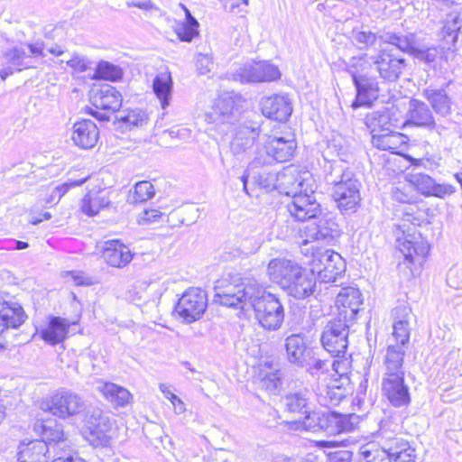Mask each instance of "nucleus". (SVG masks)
I'll list each match as a JSON object with an SVG mask.
<instances>
[{"instance_id":"c9c22d12","label":"nucleus","mask_w":462,"mask_h":462,"mask_svg":"<svg viewBox=\"0 0 462 462\" xmlns=\"http://www.w3.org/2000/svg\"><path fill=\"white\" fill-rule=\"evenodd\" d=\"M366 125L371 130V134L382 133L397 128L399 120L394 114L384 108L383 110L374 111L367 115L365 118Z\"/></svg>"},{"instance_id":"bb28decb","label":"nucleus","mask_w":462,"mask_h":462,"mask_svg":"<svg viewBox=\"0 0 462 462\" xmlns=\"http://www.w3.org/2000/svg\"><path fill=\"white\" fill-rule=\"evenodd\" d=\"M300 267L296 262L286 258H273L267 265V275L282 290Z\"/></svg>"},{"instance_id":"2eb2a0df","label":"nucleus","mask_w":462,"mask_h":462,"mask_svg":"<svg viewBox=\"0 0 462 462\" xmlns=\"http://www.w3.org/2000/svg\"><path fill=\"white\" fill-rule=\"evenodd\" d=\"M287 210L291 217L298 221H308L316 218L320 215V204L317 201L312 189L308 192L306 188L303 192L291 198V201L287 204Z\"/></svg>"},{"instance_id":"ea45409f","label":"nucleus","mask_w":462,"mask_h":462,"mask_svg":"<svg viewBox=\"0 0 462 462\" xmlns=\"http://www.w3.org/2000/svg\"><path fill=\"white\" fill-rule=\"evenodd\" d=\"M234 109V101L229 97H220L205 114L208 124L221 125L229 122Z\"/></svg>"},{"instance_id":"a19ab883","label":"nucleus","mask_w":462,"mask_h":462,"mask_svg":"<svg viewBox=\"0 0 462 462\" xmlns=\"http://www.w3.org/2000/svg\"><path fill=\"white\" fill-rule=\"evenodd\" d=\"M424 97L430 102L436 114L447 116L451 113V98L445 88H427L423 90Z\"/></svg>"},{"instance_id":"5fc2aeb1","label":"nucleus","mask_w":462,"mask_h":462,"mask_svg":"<svg viewBox=\"0 0 462 462\" xmlns=\"http://www.w3.org/2000/svg\"><path fill=\"white\" fill-rule=\"evenodd\" d=\"M462 26V20L457 15H449L442 28V34L445 40L450 38L454 44L457 40V33Z\"/></svg>"},{"instance_id":"5701e85b","label":"nucleus","mask_w":462,"mask_h":462,"mask_svg":"<svg viewBox=\"0 0 462 462\" xmlns=\"http://www.w3.org/2000/svg\"><path fill=\"white\" fill-rule=\"evenodd\" d=\"M398 243L400 252L410 263H420L430 251L428 241L420 233L407 234L403 240L398 239Z\"/></svg>"},{"instance_id":"69168bd1","label":"nucleus","mask_w":462,"mask_h":462,"mask_svg":"<svg viewBox=\"0 0 462 462\" xmlns=\"http://www.w3.org/2000/svg\"><path fill=\"white\" fill-rule=\"evenodd\" d=\"M51 462H87L77 454H72L70 449L65 448L54 453Z\"/></svg>"},{"instance_id":"cd10ccee","label":"nucleus","mask_w":462,"mask_h":462,"mask_svg":"<svg viewBox=\"0 0 462 462\" xmlns=\"http://www.w3.org/2000/svg\"><path fill=\"white\" fill-rule=\"evenodd\" d=\"M269 143V151L276 162H285L293 156L297 144L294 134L287 131L283 135H272L267 137Z\"/></svg>"},{"instance_id":"dca6fc26","label":"nucleus","mask_w":462,"mask_h":462,"mask_svg":"<svg viewBox=\"0 0 462 462\" xmlns=\"http://www.w3.org/2000/svg\"><path fill=\"white\" fill-rule=\"evenodd\" d=\"M302 233L301 237H304V244L312 241L330 243L339 236L340 229L334 217L329 214H324L318 218L316 223L307 225L303 228Z\"/></svg>"},{"instance_id":"6e6552de","label":"nucleus","mask_w":462,"mask_h":462,"mask_svg":"<svg viewBox=\"0 0 462 462\" xmlns=\"http://www.w3.org/2000/svg\"><path fill=\"white\" fill-rule=\"evenodd\" d=\"M90 102L94 107H88L87 112L97 120L106 122L110 118L109 114L119 110L123 97L115 87L106 84L91 90Z\"/></svg>"},{"instance_id":"20e7f679","label":"nucleus","mask_w":462,"mask_h":462,"mask_svg":"<svg viewBox=\"0 0 462 462\" xmlns=\"http://www.w3.org/2000/svg\"><path fill=\"white\" fill-rule=\"evenodd\" d=\"M249 306L254 310V319L264 330L276 331L282 327L285 317L282 301L260 284Z\"/></svg>"},{"instance_id":"3c124183","label":"nucleus","mask_w":462,"mask_h":462,"mask_svg":"<svg viewBox=\"0 0 462 462\" xmlns=\"http://www.w3.org/2000/svg\"><path fill=\"white\" fill-rule=\"evenodd\" d=\"M440 51L435 46H428L424 44L421 41L417 44L416 49L414 50L412 56L424 63L432 64L439 57Z\"/></svg>"},{"instance_id":"f704fd0d","label":"nucleus","mask_w":462,"mask_h":462,"mask_svg":"<svg viewBox=\"0 0 462 462\" xmlns=\"http://www.w3.org/2000/svg\"><path fill=\"white\" fill-rule=\"evenodd\" d=\"M260 137V127L247 125H239L230 143V150L235 155H240L249 149Z\"/></svg>"},{"instance_id":"7c9ffc66","label":"nucleus","mask_w":462,"mask_h":462,"mask_svg":"<svg viewBox=\"0 0 462 462\" xmlns=\"http://www.w3.org/2000/svg\"><path fill=\"white\" fill-rule=\"evenodd\" d=\"M72 323L60 317H51L45 328L38 331L41 338L51 346L62 343L68 335L69 326Z\"/></svg>"},{"instance_id":"0e129e2a","label":"nucleus","mask_w":462,"mask_h":462,"mask_svg":"<svg viewBox=\"0 0 462 462\" xmlns=\"http://www.w3.org/2000/svg\"><path fill=\"white\" fill-rule=\"evenodd\" d=\"M88 176L84 177L80 180H69V181H66L63 184L56 187L52 192V196L58 197L59 199H60L62 196H64L69 191V189L70 188L81 186L83 183H85L88 180Z\"/></svg>"},{"instance_id":"6ab92c4d","label":"nucleus","mask_w":462,"mask_h":462,"mask_svg":"<svg viewBox=\"0 0 462 462\" xmlns=\"http://www.w3.org/2000/svg\"><path fill=\"white\" fill-rule=\"evenodd\" d=\"M263 115L270 119L285 122L292 112L291 102L286 94H274L261 99Z\"/></svg>"},{"instance_id":"ddd939ff","label":"nucleus","mask_w":462,"mask_h":462,"mask_svg":"<svg viewBox=\"0 0 462 462\" xmlns=\"http://www.w3.org/2000/svg\"><path fill=\"white\" fill-rule=\"evenodd\" d=\"M208 306L207 294L199 288H189L184 291L174 308V312L186 323L199 320Z\"/></svg>"},{"instance_id":"4468645a","label":"nucleus","mask_w":462,"mask_h":462,"mask_svg":"<svg viewBox=\"0 0 462 462\" xmlns=\"http://www.w3.org/2000/svg\"><path fill=\"white\" fill-rule=\"evenodd\" d=\"M236 76L242 83H260L279 80L282 73L277 66L263 60L245 64Z\"/></svg>"},{"instance_id":"0eeeda50","label":"nucleus","mask_w":462,"mask_h":462,"mask_svg":"<svg viewBox=\"0 0 462 462\" xmlns=\"http://www.w3.org/2000/svg\"><path fill=\"white\" fill-rule=\"evenodd\" d=\"M367 61L369 60L365 57H353L349 65V72L356 88V97L352 104L355 108L370 106L373 99L377 97L379 91L377 81L364 74L368 69Z\"/></svg>"},{"instance_id":"a878e982","label":"nucleus","mask_w":462,"mask_h":462,"mask_svg":"<svg viewBox=\"0 0 462 462\" xmlns=\"http://www.w3.org/2000/svg\"><path fill=\"white\" fill-rule=\"evenodd\" d=\"M35 428L41 430L42 439L39 440L44 441L54 453L69 448L62 425L55 420H43L35 425Z\"/></svg>"},{"instance_id":"aec40b11","label":"nucleus","mask_w":462,"mask_h":462,"mask_svg":"<svg viewBox=\"0 0 462 462\" xmlns=\"http://www.w3.org/2000/svg\"><path fill=\"white\" fill-rule=\"evenodd\" d=\"M317 277L313 272L307 271L301 266L293 274V277L283 291L295 299L301 300L310 297L315 291Z\"/></svg>"},{"instance_id":"9b49d317","label":"nucleus","mask_w":462,"mask_h":462,"mask_svg":"<svg viewBox=\"0 0 462 462\" xmlns=\"http://www.w3.org/2000/svg\"><path fill=\"white\" fill-rule=\"evenodd\" d=\"M350 325L351 322L335 317L324 327L320 341L324 349L331 356L346 352Z\"/></svg>"},{"instance_id":"c85d7f7f","label":"nucleus","mask_w":462,"mask_h":462,"mask_svg":"<svg viewBox=\"0 0 462 462\" xmlns=\"http://www.w3.org/2000/svg\"><path fill=\"white\" fill-rule=\"evenodd\" d=\"M103 257L110 266L124 268L132 261L133 254L120 240L112 239L105 242Z\"/></svg>"},{"instance_id":"2f4dec72","label":"nucleus","mask_w":462,"mask_h":462,"mask_svg":"<svg viewBox=\"0 0 462 462\" xmlns=\"http://www.w3.org/2000/svg\"><path fill=\"white\" fill-rule=\"evenodd\" d=\"M26 319L27 316L19 303L5 300L0 302V334L9 328H19Z\"/></svg>"},{"instance_id":"6e6d98bb","label":"nucleus","mask_w":462,"mask_h":462,"mask_svg":"<svg viewBox=\"0 0 462 462\" xmlns=\"http://www.w3.org/2000/svg\"><path fill=\"white\" fill-rule=\"evenodd\" d=\"M335 357L331 364L333 370L341 380H348L347 374L351 368L350 356H346V352L341 353L339 356H333Z\"/></svg>"},{"instance_id":"f8f14e48","label":"nucleus","mask_w":462,"mask_h":462,"mask_svg":"<svg viewBox=\"0 0 462 462\" xmlns=\"http://www.w3.org/2000/svg\"><path fill=\"white\" fill-rule=\"evenodd\" d=\"M360 57H365L366 66L373 68L378 72L381 79L388 82L396 81L402 73L406 61L403 58L394 54L392 50L383 49L377 54L370 56L363 54Z\"/></svg>"},{"instance_id":"393cba45","label":"nucleus","mask_w":462,"mask_h":462,"mask_svg":"<svg viewBox=\"0 0 462 462\" xmlns=\"http://www.w3.org/2000/svg\"><path fill=\"white\" fill-rule=\"evenodd\" d=\"M287 360L297 366L304 367L310 357L311 349L308 346L306 337L302 334H291L285 338Z\"/></svg>"},{"instance_id":"49530a36","label":"nucleus","mask_w":462,"mask_h":462,"mask_svg":"<svg viewBox=\"0 0 462 462\" xmlns=\"http://www.w3.org/2000/svg\"><path fill=\"white\" fill-rule=\"evenodd\" d=\"M385 42L396 46L399 50L412 55L417 44L420 41L416 34H399L395 32H387L384 35Z\"/></svg>"},{"instance_id":"774afa93","label":"nucleus","mask_w":462,"mask_h":462,"mask_svg":"<svg viewBox=\"0 0 462 462\" xmlns=\"http://www.w3.org/2000/svg\"><path fill=\"white\" fill-rule=\"evenodd\" d=\"M127 7H136L141 10L149 12V11H155L158 8L156 5L152 3V0H132L126 2Z\"/></svg>"},{"instance_id":"a211bd4d","label":"nucleus","mask_w":462,"mask_h":462,"mask_svg":"<svg viewBox=\"0 0 462 462\" xmlns=\"http://www.w3.org/2000/svg\"><path fill=\"white\" fill-rule=\"evenodd\" d=\"M380 446L387 451L392 462H415V449L402 437L383 432Z\"/></svg>"},{"instance_id":"473e14b6","label":"nucleus","mask_w":462,"mask_h":462,"mask_svg":"<svg viewBox=\"0 0 462 462\" xmlns=\"http://www.w3.org/2000/svg\"><path fill=\"white\" fill-rule=\"evenodd\" d=\"M372 144L383 151H389L393 153H399L407 144L408 137L395 130L382 133H374L372 135Z\"/></svg>"},{"instance_id":"4be33fe9","label":"nucleus","mask_w":462,"mask_h":462,"mask_svg":"<svg viewBox=\"0 0 462 462\" xmlns=\"http://www.w3.org/2000/svg\"><path fill=\"white\" fill-rule=\"evenodd\" d=\"M393 319V337L395 343L389 345L402 346V352H406V345L410 339V320L411 319V309L405 304L394 308L392 311Z\"/></svg>"},{"instance_id":"7ed1b4c3","label":"nucleus","mask_w":462,"mask_h":462,"mask_svg":"<svg viewBox=\"0 0 462 462\" xmlns=\"http://www.w3.org/2000/svg\"><path fill=\"white\" fill-rule=\"evenodd\" d=\"M45 45L42 41L21 43L3 51L0 57V77L5 79L14 72L35 68L40 58H43Z\"/></svg>"},{"instance_id":"4c0bfd02","label":"nucleus","mask_w":462,"mask_h":462,"mask_svg":"<svg viewBox=\"0 0 462 462\" xmlns=\"http://www.w3.org/2000/svg\"><path fill=\"white\" fill-rule=\"evenodd\" d=\"M283 402L290 412L304 414L305 417L315 412L311 408L310 392L307 388L289 393Z\"/></svg>"},{"instance_id":"58836bf2","label":"nucleus","mask_w":462,"mask_h":462,"mask_svg":"<svg viewBox=\"0 0 462 462\" xmlns=\"http://www.w3.org/2000/svg\"><path fill=\"white\" fill-rule=\"evenodd\" d=\"M306 179L295 174L294 171L285 170L278 172L277 176V188L279 192L293 198L294 195L304 191Z\"/></svg>"},{"instance_id":"9d476101","label":"nucleus","mask_w":462,"mask_h":462,"mask_svg":"<svg viewBox=\"0 0 462 462\" xmlns=\"http://www.w3.org/2000/svg\"><path fill=\"white\" fill-rule=\"evenodd\" d=\"M311 271L321 282H332L340 276L346 269L341 255L333 250H319L312 255Z\"/></svg>"},{"instance_id":"338daca9","label":"nucleus","mask_w":462,"mask_h":462,"mask_svg":"<svg viewBox=\"0 0 462 462\" xmlns=\"http://www.w3.org/2000/svg\"><path fill=\"white\" fill-rule=\"evenodd\" d=\"M308 365V372L312 374H318L319 372L321 374H324L328 370L329 364L327 361L321 360V359H312L311 362H309V359L307 360Z\"/></svg>"},{"instance_id":"a18cd8bd","label":"nucleus","mask_w":462,"mask_h":462,"mask_svg":"<svg viewBox=\"0 0 462 462\" xmlns=\"http://www.w3.org/2000/svg\"><path fill=\"white\" fill-rule=\"evenodd\" d=\"M99 390L115 407H125L132 400V394L127 389L114 383H104Z\"/></svg>"},{"instance_id":"4d7b16f0","label":"nucleus","mask_w":462,"mask_h":462,"mask_svg":"<svg viewBox=\"0 0 462 462\" xmlns=\"http://www.w3.org/2000/svg\"><path fill=\"white\" fill-rule=\"evenodd\" d=\"M282 373L280 369L266 374L261 381V385L269 393H274L282 386Z\"/></svg>"},{"instance_id":"412c9836","label":"nucleus","mask_w":462,"mask_h":462,"mask_svg":"<svg viewBox=\"0 0 462 462\" xmlns=\"http://www.w3.org/2000/svg\"><path fill=\"white\" fill-rule=\"evenodd\" d=\"M362 304V294L358 289L354 287L343 288L336 299L337 309L336 317L352 323Z\"/></svg>"},{"instance_id":"8fccbe9b","label":"nucleus","mask_w":462,"mask_h":462,"mask_svg":"<svg viewBox=\"0 0 462 462\" xmlns=\"http://www.w3.org/2000/svg\"><path fill=\"white\" fill-rule=\"evenodd\" d=\"M155 194L154 187L149 181H140L134 185L133 193L128 197L132 204L143 203L152 199Z\"/></svg>"},{"instance_id":"052dcab7","label":"nucleus","mask_w":462,"mask_h":462,"mask_svg":"<svg viewBox=\"0 0 462 462\" xmlns=\"http://www.w3.org/2000/svg\"><path fill=\"white\" fill-rule=\"evenodd\" d=\"M198 27L199 26H193L187 23H181L176 25L175 32L180 41L189 42L198 35Z\"/></svg>"},{"instance_id":"603ef678","label":"nucleus","mask_w":462,"mask_h":462,"mask_svg":"<svg viewBox=\"0 0 462 462\" xmlns=\"http://www.w3.org/2000/svg\"><path fill=\"white\" fill-rule=\"evenodd\" d=\"M351 40L354 45L359 50H368L373 47L377 42V36L371 31L353 30L351 33Z\"/></svg>"},{"instance_id":"1a4fd4ad","label":"nucleus","mask_w":462,"mask_h":462,"mask_svg":"<svg viewBox=\"0 0 462 462\" xmlns=\"http://www.w3.org/2000/svg\"><path fill=\"white\" fill-rule=\"evenodd\" d=\"M86 409L84 400L67 388L57 390L44 403L43 410L60 419H69L81 413Z\"/></svg>"},{"instance_id":"f3484780","label":"nucleus","mask_w":462,"mask_h":462,"mask_svg":"<svg viewBox=\"0 0 462 462\" xmlns=\"http://www.w3.org/2000/svg\"><path fill=\"white\" fill-rule=\"evenodd\" d=\"M113 421L100 411H95L88 420L83 434L94 446H106L110 439Z\"/></svg>"},{"instance_id":"39448f33","label":"nucleus","mask_w":462,"mask_h":462,"mask_svg":"<svg viewBox=\"0 0 462 462\" xmlns=\"http://www.w3.org/2000/svg\"><path fill=\"white\" fill-rule=\"evenodd\" d=\"M259 283L248 278L234 277L220 281L215 287L214 301L228 308L245 309L250 305Z\"/></svg>"},{"instance_id":"bf43d9fd","label":"nucleus","mask_w":462,"mask_h":462,"mask_svg":"<svg viewBox=\"0 0 462 462\" xmlns=\"http://www.w3.org/2000/svg\"><path fill=\"white\" fill-rule=\"evenodd\" d=\"M116 119L129 127L143 125L147 121L146 115L139 110H131L126 115L116 116Z\"/></svg>"},{"instance_id":"72a5a7b5","label":"nucleus","mask_w":462,"mask_h":462,"mask_svg":"<svg viewBox=\"0 0 462 462\" xmlns=\"http://www.w3.org/2000/svg\"><path fill=\"white\" fill-rule=\"evenodd\" d=\"M407 123L416 126L432 129L435 127V120L429 106L418 99H411L407 112Z\"/></svg>"},{"instance_id":"79ce46f5","label":"nucleus","mask_w":462,"mask_h":462,"mask_svg":"<svg viewBox=\"0 0 462 462\" xmlns=\"http://www.w3.org/2000/svg\"><path fill=\"white\" fill-rule=\"evenodd\" d=\"M318 402L321 406L329 407L337 405L345 397L344 390L341 385L334 380L325 386H318L316 390Z\"/></svg>"},{"instance_id":"680f3d73","label":"nucleus","mask_w":462,"mask_h":462,"mask_svg":"<svg viewBox=\"0 0 462 462\" xmlns=\"http://www.w3.org/2000/svg\"><path fill=\"white\" fill-rule=\"evenodd\" d=\"M358 454L365 462H374V456L383 455V451L374 442H369L359 448Z\"/></svg>"},{"instance_id":"37998d69","label":"nucleus","mask_w":462,"mask_h":462,"mask_svg":"<svg viewBox=\"0 0 462 462\" xmlns=\"http://www.w3.org/2000/svg\"><path fill=\"white\" fill-rule=\"evenodd\" d=\"M152 90L159 99L161 106L165 109L170 106L172 92V79L168 72L158 74L152 81Z\"/></svg>"},{"instance_id":"864d4df0","label":"nucleus","mask_w":462,"mask_h":462,"mask_svg":"<svg viewBox=\"0 0 462 462\" xmlns=\"http://www.w3.org/2000/svg\"><path fill=\"white\" fill-rule=\"evenodd\" d=\"M277 176L278 172L276 171H267L263 170L261 171L254 172L253 179L254 184L257 185L260 189L270 191L276 189L277 188Z\"/></svg>"},{"instance_id":"b1692460","label":"nucleus","mask_w":462,"mask_h":462,"mask_svg":"<svg viewBox=\"0 0 462 462\" xmlns=\"http://www.w3.org/2000/svg\"><path fill=\"white\" fill-rule=\"evenodd\" d=\"M409 181L425 196L444 198L456 191L452 185L437 183L430 176L421 172L410 173Z\"/></svg>"},{"instance_id":"c756f323","label":"nucleus","mask_w":462,"mask_h":462,"mask_svg":"<svg viewBox=\"0 0 462 462\" xmlns=\"http://www.w3.org/2000/svg\"><path fill=\"white\" fill-rule=\"evenodd\" d=\"M99 138V131L91 120H82L73 125L71 139L75 145L82 149L93 148Z\"/></svg>"},{"instance_id":"c03bdc74","label":"nucleus","mask_w":462,"mask_h":462,"mask_svg":"<svg viewBox=\"0 0 462 462\" xmlns=\"http://www.w3.org/2000/svg\"><path fill=\"white\" fill-rule=\"evenodd\" d=\"M109 204L110 199L105 190L90 191L82 199L81 210L86 215L91 217L108 207Z\"/></svg>"},{"instance_id":"e433bc0d","label":"nucleus","mask_w":462,"mask_h":462,"mask_svg":"<svg viewBox=\"0 0 462 462\" xmlns=\"http://www.w3.org/2000/svg\"><path fill=\"white\" fill-rule=\"evenodd\" d=\"M50 448L44 441L39 439L28 443H22L17 453L18 462H48L47 454Z\"/></svg>"},{"instance_id":"f257e3e1","label":"nucleus","mask_w":462,"mask_h":462,"mask_svg":"<svg viewBox=\"0 0 462 462\" xmlns=\"http://www.w3.org/2000/svg\"><path fill=\"white\" fill-rule=\"evenodd\" d=\"M404 356L402 346L388 345L383 357L382 392L389 402L397 408L411 402L409 386L404 381Z\"/></svg>"},{"instance_id":"423d86ee","label":"nucleus","mask_w":462,"mask_h":462,"mask_svg":"<svg viewBox=\"0 0 462 462\" xmlns=\"http://www.w3.org/2000/svg\"><path fill=\"white\" fill-rule=\"evenodd\" d=\"M360 422V417L355 413L343 415L336 411H315L307 415L302 422L309 430H323L329 435L353 431Z\"/></svg>"},{"instance_id":"e2e57ef3","label":"nucleus","mask_w":462,"mask_h":462,"mask_svg":"<svg viewBox=\"0 0 462 462\" xmlns=\"http://www.w3.org/2000/svg\"><path fill=\"white\" fill-rule=\"evenodd\" d=\"M67 65L73 70L81 73L90 69L91 62L84 56L74 53L72 57L66 61Z\"/></svg>"},{"instance_id":"13d9d810","label":"nucleus","mask_w":462,"mask_h":462,"mask_svg":"<svg viewBox=\"0 0 462 462\" xmlns=\"http://www.w3.org/2000/svg\"><path fill=\"white\" fill-rule=\"evenodd\" d=\"M392 198L402 204H412L416 200L411 186L393 187L392 189Z\"/></svg>"},{"instance_id":"de8ad7c7","label":"nucleus","mask_w":462,"mask_h":462,"mask_svg":"<svg viewBox=\"0 0 462 462\" xmlns=\"http://www.w3.org/2000/svg\"><path fill=\"white\" fill-rule=\"evenodd\" d=\"M269 143L267 138L261 143V145L257 146L254 159L249 163L248 171H254L257 169L263 168L264 166H270L273 163L276 162L273 152L269 151Z\"/></svg>"},{"instance_id":"f03ea898","label":"nucleus","mask_w":462,"mask_h":462,"mask_svg":"<svg viewBox=\"0 0 462 462\" xmlns=\"http://www.w3.org/2000/svg\"><path fill=\"white\" fill-rule=\"evenodd\" d=\"M326 180L333 186L332 196L341 211L355 209L359 205L361 183L352 171L334 163Z\"/></svg>"},{"instance_id":"09e8293b","label":"nucleus","mask_w":462,"mask_h":462,"mask_svg":"<svg viewBox=\"0 0 462 462\" xmlns=\"http://www.w3.org/2000/svg\"><path fill=\"white\" fill-rule=\"evenodd\" d=\"M123 77L122 69L108 61H100L95 70L94 79L116 81Z\"/></svg>"}]
</instances>
